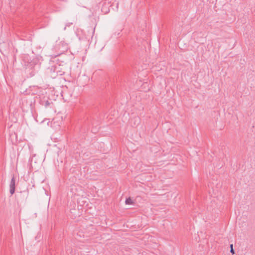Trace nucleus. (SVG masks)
I'll return each instance as SVG.
<instances>
[{"instance_id":"20e7f679","label":"nucleus","mask_w":255,"mask_h":255,"mask_svg":"<svg viewBox=\"0 0 255 255\" xmlns=\"http://www.w3.org/2000/svg\"><path fill=\"white\" fill-rule=\"evenodd\" d=\"M132 203H133L132 201L131 200V199L130 198H128L126 200V204H128V205L132 204Z\"/></svg>"},{"instance_id":"f03ea898","label":"nucleus","mask_w":255,"mask_h":255,"mask_svg":"<svg viewBox=\"0 0 255 255\" xmlns=\"http://www.w3.org/2000/svg\"><path fill=\"white\" fill-rule=\"evenodd\" d=\"M131 122L133 127H136L140 123V118L138 117H135L131 120Z\"/></svg>"},{"instance_id":"f257e3e1","label":"nucleus","mask_w":255,"mask_h":255,"mask_svg":"<svg viewBox=\"0 0 255 255\" xmlns=\"http://www.w3.org/2000/svg\"><path fill=\"white\" fill-rule=\"evenodd\" d=\"M9 192L12 195L14 192H15V177L13 176L12 178L11 179L10 185H9Z\"/></svg>"},{"instance_id":"7ed1b4c3","label":"nucleus","mask_w":255,"mask_h":255,"mask_svg":"<svg viewBox=\"0 0 255 255\" xmlns=\"http://www.w3.org/2000/svg\"><path fill=\"white\" fill-rule=\"evenodd\" d=\"M50 103L48 100H42L41 101V104L47 108L50 105Z\"/></svg>"},{"instance_id":"39448f33","label":"nucleus","mask_w":255,"mask_h":255,"mask_svg":"<svg viewBox=\"0 0 255 255\" xmlns=\"http://www.w3.org/2000/svg\"><path fill=\"white\" fill-rule=\"evenodd\" d=\"M230 248H231L230 252L232 254H235V252H234V250L233 249V244H231L230 245Z\"/></svg>"}]
</instances>
